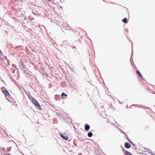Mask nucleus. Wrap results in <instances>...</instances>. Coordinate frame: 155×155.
Returning <instances> with one entry per match:
<instances>
[{
	"instance_id": "obj_1",
	"label": "nucleus",
	"mask_w": 155,
	"mask_h": 155,
	"mask_svg": "<svg viewBox=\"0 0 155 155\" xmlns=\"http://www.w3.org/2000/svg\"><path fill=\"white\" fill-rule=\"evenodd\" d=\"M32 102L34 104V105L37 107V108H38L39 110H42V109L40 106V104L35 98H32Z\"/></svg>"
},
{
	"instance_id": "obj_2",
	"label": "nucleus",
	"mask_w": 155,
	"mask_h": 155,
	"mask_svg": "<svg viewBox=\"0 0 155 155\" xmlns=\"http://www.w3.org/2000/svg\"><path fill=\"white\" fill-rule=\"evenodd\" d=\"M1 89L2 93L5 95V97L6 96L8 97L10 96L8 91L4 87H2Z\"/></svg>"
},
{
	"instance_id": "obj_3",
	"label": "nucleus",
	"mask_w": 155,
	"mask_h": 155,
	"mask_svg": "<svg viewBox=\"0 0 155 155\" xmlns=\"http://www.w3.org/2000/svg\"><path fill=\"white\" fill-rule=\"evenodd\" d=\"M60 136L63 139L67 140L68 139V137L67 134H61Z\"/></svg>"
},
{
	"instance_id": "obj_4",
	"label": "nucleus",
	"mask_w": 155,
	"mask_h": 155,
	"mask_svg": "<svg viewBox=\"0 0 155 155\" xmlns=\"http://www.w3.org/2000/svg\"><path fill=\"white\" fill-rule=\"evenodd\" d=\"M124 146L127 149H129L131 147V145L129 143L126 142L124 143Z\"/></svg>"
},
{
	"instance_id": "obj_5",
	"label": "nucleus",
	"mask_w": 155,
	"mask_h": 155,
	"mask_svg": "<svg viewBox=\"0 0 155 155\" xmlns=\"http://www.w3.org/2000/svg\"><path fill=\"white\" fill-rule=\"evenodd\" d=\"M90 128V126L89 125L87 124H85L84 129L85 130L88 131Z\"/></svg>"
},
{
	"instance_id": "obj_6",
	"label": "nucleus",
	"mask_w": 155,
	"mask_h": 155,
	"mask_svg": "<svg viewBox=\"0 0 155 155\" xmlns=\"http://www.w3.org/2000/svg\"><path fill=\"white\" fill-rule=\"evenodd\" d=\"M19 66L21 68L26 69V66L24 65L22 62L20 63Z\"/></svg>"
},
{
	"instance_id": "obj_7",
	"label": "nucleus",
	"mask_w": 155,
	"mask_h": 155,
	"mask_svg": "<svg viewBox=\"0 0 155 155\" xmlns=\"http://www.w3.org/2000/svg\"><path fill=\"white\" fill-rule=\"evenodd\" d=\"M136 73L138 75L139 77H140V78H141L142 74L139 70L136 71Z\"/></svg>"
},
{
	"instance_id": "obj_8",
	"label": "nucleus",
	"mask_w": 155,
	"mask_h": 155,
	"mask_svg": "<svg viewBox=\"0 0 155 155\" xmlns=\"http://www.w3.org/2000/svg\"><path fill=\"white\" fill-rule=\"evenodd\" d=\"M87 136L89 137H91L93 136V134L92 133L90 132L88 133Z\"/></svg>"
},
{
	"instance_id": "obj_9",
	"label": "nucleus",
	"mask_w": 155,
	"mask_h": 155,
	"mask_svg": "<svg viewBox=\"0 0 155 155\" xmlns=\"http://www.w3.org/2000/svg\"><path fill=\"white\" fill-rule=\"evenodd\" d=\"M132 60V61H133V58L131 57L130 60L131 64L132 65V66H133V65H134V66H135V64H134V62H132L131 61Z\"/></svg>"
},
{
	"instance_id": "obj_10",
	"label": "nucleus",
	"mask_w": 155,
	"mask_h": 155,
	"mask_svg": "<svg viewBox=\"0 0 155 155\" xmlns=\"http://www.w3.org/2000/svg\"><path fill=\"white\" fill-rule=\"evenodd\" d=\"M122 21L124 23H127V18H124L122 20Z\"/></svg>"
},
{
	"instance_id": "obj_11",
	"label": "nucleus",
	"mask_w": 155,
	"mask_h": 155,
	"mask_svg": "<svg viewBox=\"0 0 155 155\" xmlns=\"http://www.w3.org/2000/svg\"><path fill=\"white\" fill-rule=\"evenodd\" d=\"M125 155H133L130 153L129 152L126 151V152L125 153Z\"/></svg>"
},
{
	"instance_id": "obj_12",
	"label": "nucleus",
	"mask_w": 155,
	"mask_h": 155,
	"mask_svg": "<svg viewBox=\"0 0 155 155\" xmlns=\"http://www.w3.org/2000/svg\"><path fill=\"white\" fill-rule=\"evenodd\" d=\"M126 137V138L127 139V140H128L129 142H130L131 144H133V143L130 140L129 138L128 137L126 134H125Z\"/></svg>"
},
{
	"instance_id": "obj_13",
	"label": "nucleus",
	"mask_w": 155,
	"mask_h": 155,
	"mask_svg": "<svg viewBox=\"0 0 155 155\" xmlns=\"http://www.w3.org/2000/svg\"><path fill=\"white\" fill-rule=\"evenodd\" d=\"M126 137V138L127 139V140H128L129 142H130L131 144H133V143L130 140L129 138L128 137L126 134H125Z\"/></svg>"
},
{
	"instance_id": "obj_14",
	"label": "nucleus",
	"mask_w": 155,
	"mask_h": 155,
	"mask_svg": "<svg viewBox=\"0 0 155 155\" xmlns=\"http://www.w3.org/2000/svg\"><path fill=\"white\" fill-rule=\"evenodd\" d=\"M61 96L62 97H64V96L65 97H67V95L65 94L64 92H63L62 93Z\"/></svg>"
},
{
	"instance_id": "obj_15",
	"label": "nucleus",
	"mask_w": 155,
	"mask_h": 155,
	"mask_svg": "<svg viewBox=\"0 0 155 155\" xmlns=\"http://www.w3.org/2000/svg\"><path fill=\"white\" fill-rule=\"evenodd\" d=\"M120 132L122 133L123 134H126L125 132H124V131H123L122 130H120Z\"/></svg>"
},
{
	"instance_id": "obj_16",
	"label": "nucleus",
	"mask_w": 155,
	"mask_h": 155,
	"mask_svg": "<svg viewBox=\"0 0 155 155\" xmlns=\"http://www.w3.org/2000/svg\"><path fill=\"white\" fill-rule=\"evenodd\" d=\"M29 98L30 99H31V101H32V98H33L31 96H29Z\"/></svg>"
},
{
	"instance_id": "obj_17",
	"label": "nucleus",
	"mask_w": 155,
	"mask_h": 155,
	"mask_svg": "<svg viewBox=\"0 0 155 155\" xmlns=\"http://www.w3.org/2000/svg\"><path fill=\"white\" fill-rule=\"evenodd\" d=\"M65 65L68 67V68L70 66L69 65V64H68L67 63H66V64H65Z\"/></svg>"
},
{
	"instance_id": "obj_18",
	"label": "nucleus",
	"mask_w": 155,
	"mask_h": 155,
	"mask_svg": "<svg viewBox=\"0 0 155 155\" xmlns=\"http://www.w3.org/2000/svg\"><path fill=\"white\" fill-rule=\"evenodd\" d=\"M65 65L68 67V68L70 66L69 65V64H68L67 63H66V64H65Z\"/></svg>"
},
{
	"instance_id": "obj_19",
	"label": "nucleus",
	"mask_w": 155,
	"mask_h": 155,
	"mask_svg": "<svg viewBox=\"0 0 155 155\" xmlns=\"http://www.w3.org/2000/svg\"><path fill=\"white\" fill-rule=\"evenodd\" d=\"M65 65L68 67V68L70 66L69 65V64H68L67 63H66V64H65Z\"/></svg>"
},
{
	"instance_id": "obj_20",
	"label": "nucleus",
	"mask_w": 155,
	"mask_h": 155,
	"mask_svg": "<svg viewBox=\"0 0 155 155\" xmlns=\"http://www.w3.org/2000/svg\"><path fill=\"white\" fill-rule=\"evenodd\" d=\"M65 65L68 67V68L70 66L69 65V64H68L67 63H66V64H65Z\"/></svg>"
},
{
	"instance_id": "obj_21",
	"label": "nucleus",
	"mask_w": 155,
	"mask_h": 155,
	"mask_svg": "<svg viewBox=\"0 0 155 155\" xmlns=\"http://www.w3.org/2000/svg\"><path fill=\"white\" fill-rule=\"evenodd\" d=\"M65 65L68 67V68L70 66L69 65V64H68L67 63H66V64H65Z\"/></svg>"
},
{
	"instance_id": "obj_22",
	"label": "nucleus",
	"mask_w": 155,
	"mask_h": 155,
	"mask_svg": "<svg viewBox=\"0 0 155 155\" xmlns=\"http://www.w3.org/2000/svg\"><path fill=\"white\" fill-rule=\"evenodd\" d=\"M69 68L71 71L73 70V68L70 66L69 67Z\"/></svg>"
},
{
	"instance_id": "obj_23",
	"label": "nucleus",
	"mask_w": 155,
	"mask_h": 155,
	"mask_svg": "<svg viewBox=\"0 0 155 155\" xmlns=\"http://www.w3.org/2000/svg\"><path fill=\"white\" fill-rule=\"evenodd\" d=\"M141 78V79L142 80H143L144 79L142 77V75H141V78Z\"/></svg>"
},
{
	"instance_id": "obj_24",
	"label": "nucleus",
	"mask_w": 155,
	"mask_h": 155,
	"mask_svg": "<svg viewBox=\"0 0 155 155\" xmlns=\"http://www.w3.org/2000/svg\"><path fill=\"white\" fill-rule=\"evenodd\" d=\"M133 55V53L132 52H132L131 54V57H132V56Z\"/></svg>"
},
{
	"instance_id": "obj_25",
	"label": "nucleus",
	"mask_w": 155,
	"mask_h": 155,
	"mask_svg": "<svg viewBox=\"0 0 155 155\" xmlns=\"http://www.w3.org/2000/svg\"><path fill=\"white\" fill-rule=\"evenodd\" d=\"M133 44L132 43V48H133Z\"/></svg>"
},
{
	"instance_id": "obj_26",
	"label": "nucleus",
	"mask_w": 155,
	"mask_h": 155,
	"mask_svg": "<svg viewBox=\"0 0 155 155\" xmlns=\"http://www.w3.org/2000/svg\"><path fill=\"white\" fill-rule=\"evenodd\" d=\"M135 105L134 104H133L130 107H131V106H134Z\"/></svg>"
},
{
	"instance_id": "obj_27",
	"label": "nucleus",
	"mask_w": 155,
	"mask_h": 155,
	"mask_svg": "<svg viewBox=\"0 0 155 155\" xmlns=\"http://www.w3.org/2000/svg\"><path fill=\"white\" fill-rule=\"evenodd\" d=\"M6 155H11L10 153H9L8 154H6Z\"/></svg>"
},
{
	"instance_id": "obj_28",
	"label": "nucleus",
	"mask_w": 155,
	"mask_h": 155,
	"mask_svg": "<svg viewBox=\"0 0 155 155\" xmlns=\"http://www.w3.org/2000/svg\"><path fill=\"white\" fill-rule=\"evenodd\" d=\"M75 48V46H74L73 47V48Z\"/></svg>"
},
{
	"instance_id": "obj_29",
	"label": "nucleus",
	"mask_w": 155,
	"mask_h": 155,
	"mask_svg": "<svg viewBox=\"0 0 155 155\" xmlns=\"http://www.w3.org/2000/svg\"><path fill=\"white\" fill-rule=\"evenodd\" d=\"M2 149H5V148H4V147H2Z\"/></svg>"
},
{
	"instance_id": "obj_30",
	"label": "nucleus",
	"mask_w": 155,
	"mask_h": 155,
	"mask_svg": "<svg viewBox=\"0 0 155 155\" xmlns=\"http://www.w3.org/2000/svg\"><path fill=\"white\" fill-rule=\"evenodd\" d=\"M152 155H155V154L154 153H153V154H152Z\"/></svg>"
},
{
	"instance_id": "obj_31",
	"label": "nucleus",
	"mask_w": 155,
	"mask_h": 155,
	"mask_svg": "<svg viewBox=\"0 0 155 155\" xmlns=\"http://www.w3.org/2000/svg\"><path fill=\"white\" fill-rule=\"evenodd\" d=\"M51 0H48V1H51Z\"/></svg>"
},
{
	"instance_id": "obj_32",
	"label": "nucleus",
	"mask_w": 155,
	"mask_h": 155,
	"mask_svg": "<svg viewBox=\"0 0 155 155\" xmlns=\"http://www.w3.org/2000/svg\"><path fill=\"white\" fill-rule=\"evenodd\" d=\"M110 3H113V2H111Z\"/></svg>"
},
{
	"instance_id": "obj_33",
	"label": "nucleus",
	"mask_w": 155,
	"mask_h": 155,
	"mask_svg": "<svg viewBox=\"0 0 155 155\" xmlns=\"http://www.w3.org/2000/svg\"><path fill=\"white\" fill-rule=\"evenodd\" d=\"M119 103H120V104H121V102H119Z\"/></svg>"
},
{
	"instance_id": "obj_34",
	"label": "nucleus",
	"mask_w": 155,
	"mask_h": 155,
	"mask_svg": "<svg viewBox=\"0 0 155 155\" xmlns=\"http://www.w3.org/2000/svg\"><path fill=\"white\" fill-rule=\"evenodd\" d=\"M133 66H134H134H134V65H133Z\"/></svg>"
},
{
	"instance_id": "obj_35",
	"label": "nucleus",
	"mask_w": 155,
	"mask_h": 155,
	"mask_svg": "<svg viewBox=\"0 0 155 155\" xmlns=\"http://www.w3.org/2000/svg\"><path fill=\"white\" fill-rule=\"evenodd\" d=\"M104 1V0H103Z\"/></svg>"
},
{
	"instance_id": "obj_36",
	"label": "nucleus",
	"mask_w": 155,
	"mask_h": 155,
	"mask_svg": "<svg viewBox=\"0 0 155 155\" xmlns=\"http://www.w3.org/2000/svg\"><path fill=\"white\" fill-rule=\"evenodd\" d=\"M1 109L0 108V110Z\"/></svg>"
}]
</instances>
